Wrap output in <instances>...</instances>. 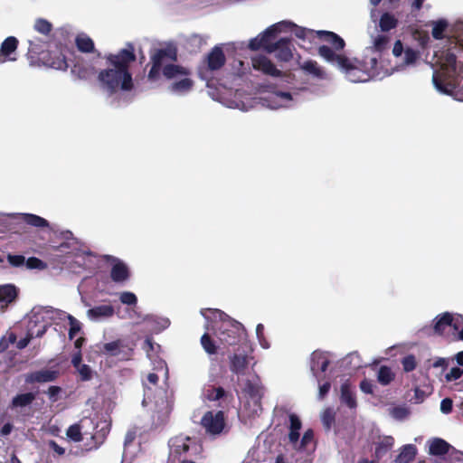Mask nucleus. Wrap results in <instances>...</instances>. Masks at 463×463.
I'll return each mask as SVG.
<instances>
[{
	"label": "nucleus",
	"instance_id": "f257e3e1",
	"mask_svg": "<svg viewBox=\"0 0 463 463\" xmlns=\"http://www.w3.org/2000/svg\"><path fill=\"white\" fill-rule=\"evenodd\" d=\"M430 64L435 89L463 101V23L458 24L453 36L434 52Z\"/></svg>",
	"mask_w": 463,
	"mask_h": 463
},
{
	"label": "nucleus",
	"instance_id": "f03ea898",
	"mask_svg": "<svg viewBox=\"0 0 463 463\" xmlns=\"http://www.w3.org/2000/svg\"><path fill=\"white\" fill-rule=\"evenodd\" d=\"M388 35L376 33L372 35V44L364 52V59H350L336 53L332 48L322 45L318 49L319 55L327 62L338 67L351 82H366L373 78H383L390 73L382 68V53L389 44Z\"/></svg>",
	"mask_w": 463,
	"mask_h": 463
},
{
	"label": "nucleus",
	"instance_id": "7ed1b4c3",
	"mask_svg": "<svg viewBox=\"0 0 463 463\" xmlns=\"http://www.w3.org/2000/svg\"><path fill=\"white\" fill-rule=\"evenodd\" d=\"M134 50L131 45L122 49L117 54L107 57L108 67L99 73L100 87L108 96L120 99L134 88L129 65L135 61Z\"/></svg>",
	"mask_w": 463,
	"mask_h": 463
},
{
	"label": "nucleus",
	"instance_id": "20e7f679",
	"mask_svg": "<svg viewBox=\"0 0 463 463\" xmlns=\"http://www.w3.org/2000/svg\"><path fill=\"white\" fill-rule=\"evenodd\" d=\"M225 61L224 54L218 46L214 47L208 54L205 63L199 70V76L202 80L207 81L209 96L227 108L237 109L241 111H249L258 103L257 100L250 95L236 91L232 94L224 86L215 87L214 82L211 80V73L219 70Z\"/></svg>",
	"mask_w": 463,
	"mask_h": 463
},
{
	"label": "nucleus",
	"instance_id": "39448f33",
	"mask_svg": "<svg viewBox=\"0 0 463 463\" xmlns=\"http://www.w3.org/2000/svg\"><path fill=\"white\" fill-rule=\"evenodd\" d=\"M175 60V53L166 50H159L152 56V67L148 73L150 80H156L160 72L169 81L167 90L175 96H185L190 93L194 86L191 71L184 66L168 63V61Z\"/></svg>",
	"mask_w": 463,
	"mask_h": 463
},
{
	"label": "nucleus",
	"instance_id": "423d86ee",
	"mask_svg": "<svg viewBox=\"0 0 463 463\" xmlns=\"http://www.w3.org/2000/svg\"><path fill=\"white\" fill-rule=\"evenodd\" d=\"M201 315L205 318L206 331L213 332L220 342L232 345L246 338L243 326L219 309L203 308Z\"/></svg>",
	"mask_w": 463,
	"mask_h": 463
},
{
	"label": "nucleus",
	"instance_id": "0eeeda50",
	"mask_svg": "<svg viewBox=\"0 0 463 463\" xmlns=\"http://www.w3.org/2000/svg\"><path fill=\"white\" fill-rule=\"evenodd\" d=\"M50 258L57 265L64 266L73 272L80 269H87L93 266L94 255L77 241L63 242L52 249Z\"/></svg>",
	"mask_w": 463,
	"mask_h": 463
},
{
	"label": "nucleus",
	"instance_id": "6e6552de",
	"mask_svg": "<svg viewBox=\"0 0 463 463\" xmlns=\"http://www.w3.org/2000/svg\"><path fill=\"white\" fill-rule=\"evenodd\" d=\"M262 395L263 387L257 375H254L252 380H242L241 396V413L248 418L259 415L262 411Z\"/></svg>",
	"mask_w": 463,
	"mask_h": 463
},
{
	"label": "nucleus",
	"instance_id": "1a4fd4ad",
	"mask_svg": "<svg viewBox=\"0 0 463 463\" xmlns=\"http://www.w3.org/2000/svg\"><path fill=\"white\" fill-rule=\"evenodd\" d=\"M288 419V440L292 448L298 452L312 453L316 449L314 431L308 429L304 432L302 438L299 439V431L302 427L300 419L293 413L289 414Z\"/></svg>",
	"mask_w": 463,
	"mask_h": 463
},
{
	"label": "nucleus",
	"instance_id": "9d476101",
	"mask_svg": "<svg viewBox=\"0 0 463 463\" xmlns=\"http://www.w3.org/2000/svg\"><path fill=\"white\" fill-rule=\"evenodd\" d=\"M27 43L29 45L27 52L29 59L43 61L46 66L55 70L65 71L68 68L64 55L59 54L53 59L47 57L45 52L48 49V43L46 41L33 36L27 40Z\"/></svg>",
	"mask_w": 463,
	"mask_h": 463
},
{
	"label": "nucleus",
	"instance_id": "9b49d317",
	"mask_svg": "<svg viewBox=\"0 0 463 463\" xmlns=\"http://www.w3.org/2000/svg\"><path fill=\"white\" fill-rule=\"evenodd\" d=\"M158 382V376L156 373H151L147 375V383H144V399L142 402L143 406H148L151 403H155L156 410L164 414L167 415L171 411V402L167 396V392L165 390H158L155 395V387Z\"/></svg>",
	"mask_w": 463,
	"mask_h": 463
},
{
	"label": "nucleus",
	"instance_id": "f8f14e48",
	"mask_svg": "<svg viewBox=\"0 0 463 463\" xmlns=\"http://www.w3.org/2000/svg\"><path fill=\"white\" fill-rule=\"evenodd\" d=\"M168 446L170 462L182 460L200 452L196 439L183 434L170 439Z\"/></svg>",
	"mask_w": 463,
	"mask_h": 463
},
{
	"label": "nucleus",
	"instance_id": "ddd939ff",
	"mask_svg": "<svg viewBox=\"0 0 463 463\" xmlns=\"http://www.w3.org/2000/svg\"><path fill=\"white\" fill-rule=\"evenodd\" d=\"M290 24L291 23L289 21H281L270 25L249 42V48L252 51L263 48L269 53L276 52V46H271L272 41Z\"/></svg>",
	"mask_w": 463,
	"mask_h": 463
},
{
	"label": "nucleus",
	"instance_id": "4468645a",
	"mask_svg": "<svg viewBox=\"0 0 463 463\" xmlns=\"http://www.w3.org/2000/svg\"><path fill=\"white\" fill-rule=\"evenodd\" d=\"M298 100V92L295 89L275 90L260 98L262 106L270 109L292 108Z\"/></svg>",
	"mask_w": 463,
	"mask_h": 463
},
{
	"label": "nucleus",
	"instance_id": "2eb2a0df",
	"mask_svg": "<svg viewBox=\"0 0 463 463\" xmlns=\"http://www.w3.org/2000/svg\"><path fill=\"white\" fill-rule=\"evenodd\" d=\"M290 23L291 24L288 26L284 32L289 31L299 39L310 41L315 36V34H317L321 36L325 41L330 43L336 51L343 50L345 47V41L335 33L328 31L315 32L313 30L298 26L292 22Z\"/></svg>",
	"mask_w": 463,
	"mask_h": 463
},
{
	"label": "nucleus",
	"instance_id": "dca6fc26",
	"mask_svg": "<svg viewBox=\"0 0 463 463\" xmlns=\"http://www.w3.org/2000/svg\"><path fill=\"white\" fill-rule=\"evenodd\" d=\"M44 307H34L24 318L30 335L42 337L50 326Z\"/></svg>",
	"mask_w": 463,
	"mask_h": 463
},
{
	"label": "nucleus",
	"instance_id": "f3484780",
	"mask_svg": "<svg viewBox=\"0 0 463 463\" xmlns=\"http://www.w3.org/2000/svg\"><path fill=\"white\" fill-rule=\"evenodd\" d=\"M24 222L37 228L48 227L49 222L44 218L32 213H0V223L8 228L13 222Z\"/></svg>",
	"mask_w": 463,
	"mask_h": 463
},
{
	"label": "nucleus",
	"instance_id": "a211bd4d",
	"mask_svg": "<svg viewBox=\"0 0 463 463\" xmlns=\"http://www.w3.org/2000/svg\"><path fill=\"white\" fill-rule=\"evenodd\" d=\"M252 352V346L249 345L248 352H238L231 355L230 370L238 376L244 375L245 371L249 365L251 364V368H253L257 364V362L254 360V357L251 355Z\"/></svg>",
	"mask_w": 463,
	"mask_h": 463
},
{
	"label": "nucleus",
	"instance_id": "6ab92c4d",
	"mask_svg": "<svg viewBox=\"0 0 463 463\" xmlns=\"http://www.w3.org/2000/svg\"><path fill=\"white\" fill-rule=\"evenodd\" d=\"M201 424L208 434L222 433L225 427L223 412L221 411L206 412L201 420Z\"/></svg>",
	"mask_w": 463,
	"mask_h": 463
},
{
	"label": "nucleus",
	"instance_id": "aec40b11",
	"mask_svg": "<svg viewBox=\"0 0 463 463\" xmlns=\"http://www.w3.org/2000/svg\"><path fill=\"white\" fill-rule=\"evenodd\" d=\"M144 350L146 352V355L153 364L155 371H163L165 376L167 377L168 370L165 362L157 356V352L160 349V345L153 343L152 339L147 337L144 343Z\"/></svg>",
	"mask_w": 463,
	"mask_h": 463
},
{
	"label": "nucleus",
	"instance_id": "412c9836",
	"mask_svg": "<svg viewBox=\"0 0 463 463\" xmlns=\"http://www.w3.org/2000/svg\"><path fill=\"white\" fill-rule=\"evenodd\" d=\"M330 363L328 354L321 351H315L310 357V370L313 375L319 382V374L325 373Z\"/></svg>",
	"mask_w": 463,
	"mask_h": 463
},
{
	"label": "nucleus",
	"instance_id": "4be33fe9",
	"mask_svg": "<svg viewBox=\"0 0 463 463\" xmlns=\"http://www.w3.org/2000/svg\"><path fill=\"white\" fill-rule=\"evenodd\" d=\"M108 260L111 265L110 278L116 283L125 282L129 278V270L126 263L122 260L109 256Z\"/></svg>",
	"mask_w": 463,
	"mask_h": 463
},
{
	"label": "nucleus",
	"instance_id": "5701e85b",
	"mask_svg": "<svg viewBox=\"0 0 463 463\" xmlns=\"http://www.w3.org/2000/svg\"><path fill=\"white\" fill-rule=\"evenodd\" d=\"M115 315V308L110 304L95 306L87 310V317L92 322H102Z\"/></svg>",
	"mask_w": 463,
	"mask_h": 463
},
{
	"label": "nucleus",
	"instance_id": "b1692460",
	"mask_svg": "<svg viewBox=\"0 0 463 463\" xmlns=\"http://www.w3.org/2000/svg\"><path fill=\"white\" fill-rule=\"evenodd\" d=\"M253 69L261 71L264 74L279 77L281 71L278 70L270 60L265 55L258 54L251 58Z\"/></svg>",
	"mask_w": 463,
	"mask_h": 463
},
{
	"label": "nucleus",
	"instance_id": "393cba45",
	"mask_svg": "<svg viewBox=\"0 0 463 463\" xmlns=\"http://www.w3.org/2000/svg\"><path fill=\"white\" fill-rule=\"evenodd\" d=\"M18 40L14 36L7 37L1 44L0 64L17 60Z\"/></svg>",
	"mask_w": 463,
	"mask_h": 463
},
{
	"label": "nucleus",
	"instance_id": "a878e982",
	"mask_svg": "<svg viewBox=\"0 0 463 463\" xmlns=\"http://www.w3.org/2000/svg\"><path fill=\"white\" fill-rule=\"evenodd\" d=\"M18 293V288L13 284L0 286V312H5L10 305L15 302Z\"/></svg>",
	"mask_w": 463,
	"mask_h": 463
},
{
	"label": "nucleus",
	"instance_id": "bb28decb",
	"mask_svg": "<svg viewBox=\"0 0 463 463\" xmlns=\"http://www.w3.org/2000/svg\"><path fill=\"white\" fill-rule=\"evenodd\" d=\"M450 369L444 374V382L451 383L460 379L463 375V351L452 356Z\"/></svg>",
	"mask_w": 463,
	"mask_h": 463
},
{
	"label": "nucleus",
	"instance_id": "cd10ccee",
	"mask_svg": "<svg viewBox=\"0 0 463 463\" xmlns=\"http://www.w3.org/2000/svg\"><path fill=\"white\" fill-rule=\"evenodd\" d=\"M59 375V372L54 369H42L33 372L26 376V382L33 383H49L54 381Z\"/></svg>",
	"mask_w": 463,
	"mask_h": 463
},
{
	"label": "nucleus",
	"instance_id": "c85d7f7f",
	"mask_svg": "<svg viewBox=\"0 0 463 463\" xmlns=\"http://www.w3.org/2000/svg\"><path fill=\"white\" fill-rule=\"evenodd\" d=\"M145 321L147 325V328L153 333H160L170 326V320L167 317L156 315L146 316Z\"/></svg>",
	"mask_w": 463,
	"mask_h": 463
},
{
	"label": "nucleus",
	"instance_id": "c756f323",
	"mask_svg": "<svg viewBox=\"0 0 463 463\" xmlns=\"http://www.w3.org/2000/svg\"><path fill=\"white\" fill-rule=\"evenodd\" d=\"M34 400L35 394L33 392L20 393L13 398L12 407L17 411L23 412L31 406Z\"/></svg>",
	"mask_w": 463,
	"mask_h": 463
},
{
	"label": "nucleus",
	"instance_id": "7c9ffc66",
	"mask_svg": "<svg viewBox=\"0 0 463 463\" xmlns=\"http://www.w3.org/2000/svg\"><path fill=\"white\" fill-rule=\"evenodd\" d=\"M429 453L433 456H442L448 453L451 446L444 439L434 438L428 441Z\"/></svg>",
	"mask_w": 463,
	"mask_h": 463
},
{
	"label": "nucleus",
	"instance_id": "2f4dec72",
	"mask_svg": "<svg viewBox=\"0 0 463 463\" xmlns=\"http://www.w3.org/2000/svg\"><path fill=\"white\" fill-rule=\"evenodd\" d=\"M271 46H276V52H274L279 60L287 61L291 59L292 52L288 39L282 38L275 43H272Z\"/></svg>",
	"mask_w": 463,
	"mask_h": 463
},
{
	"label": "nucleus",
	"instance_id": "473e14b6",
	"mask_svg": "<svg viewBox=\"0 0 463 463\" xmlns=\"http://www.w3.org/2000/svg\"><path fill=\"white\" fill-rule=\"evenodd\" d=\"M341 402L345 404L350 409L356 407V400L350 384L346 382L341 386Z\"/></svg>",
	"mask_w": 463,
	"mask_h": 463
},
{
	"label": "nucleus",
	"instance_id": "72a5a7b5",
	"mask_svg": "<svg viewBox=\"0 0 463 463\" xmlns=\"http://www.w3.org/2000/svg\"><path fill=\"white\" fill-rule=\"evenodd\" d=\"M397 23H398V21L394 17V15L388 14V13L383 14L379 22V26L382 31L381 34L386 35L384 33L389 32L390 30L395 28L397 25ZM377 33H380V32L375 30V32L373 33H371V36L375 35Z\"/></svg>",
	"mask_w": 463,
	"mask_h": 463
},
{
	"label": "nucleus",
	"instance_id": "f704fd0d",
	"mask_svg": "<svg viewBox=\"0 0 463 463\" xmlns=\"http://www.w3.org/2000/svg\"><path fill=\"white\" fill-rule=\"evenodd\" d=\"M452 315L449 313H444L438 316L434 320L433 328L436 333L443 334L445 330L451 326Z\"/></svg>",
	"mask_w": 463,
	"mask_h": 463
},
{
	"label": "nucleus",
	"instance_id": "c9c22d12",
	"mask_svg": "<svg viewBox=\"0 0 463 463\" xmlns=\"http://www.w3.org/2000/svg\"><path fill=\"white\" fill-rule=\"evenodd\" d=\"M430 25L432 27L431 34L433 38L437 40H442L445 38L449 27V23L447 20L439 19L437 21H431Z\"/></svg>",
	"mask_w": 463,
	"mask_h": 463
},
{
	"label": "nucleus",
	"instance_id": "e433bc0d",
	"mask_svg": "<svg viewBox=\"0 0 463 463\" xmlns=\"http://www.w3.org/2000/svg\"><path fill=\"white\" fill-rule=\"evenodd\" d=\"M417 453V449L414 445L408 444L404 445L400 454L396 458L397 463H409L414 459Z\"/></svg>",
	"mask_w": 463,
	"mask_h": 463
},
{
	"label": "nucleus",
	"instance_id": "4c0bfd02",
	"mask_svg": "<svg viewBox=\"0 0 463 463\" xmlns=\"http://www.w3.org/2000/svg\"><path fill=\"white\" fill-rule=\"evenodd\" d=\"M45 307V311L47 313L46 315H47V317H49L48 320H49L50 325L52 323L59 324L61 322L68 321L69 317H71V315L67 314L66 312H64L62 310L55 309L51 307Z\"/></svg>",
	"mask_w": 463,
	"mask_h": 463
},
{
	"label": "nucleus",
	"instance_id": "58836bf2",
	"mask_svg": "<svg viewBox=\"0 0 463 463\" xmlns=\"http://www.w3.org/2000/svg\"><path fill=\"white\" fill-rule=\"evenodd\" d=\"M301 69L318 79L326 78V72L320 68L317 61H306L301 64Z\"/></svg>",
	"mask_w": 463,
	"mask_h": 463
},
{
	"label": "nucleus",
	"instance_id": "ea45409f",
	"mask_svg": "<svg viewBox=\"0 0 463 463\" xmlns=\"http://www.w3.org/2000/svg\"><path fill=\"white\" fill-rule=\"evenodd\" d=\"M75 42L80 52H90L94 50V43L86 33H79Z\"/></svg>",
	"mask_w": 463,
	"mask_h": 463
},
{
	"label": "nucleus",
	"instance_id": "a19ab883",
	"mask_svg": "<svg viewBox=\"0 0 463 463\" xmlns=\"http://www.w3.org/2000/svg\"><path fill=\"white\" fill-rule=\"evenodd\" d=\"M419 59V52L411 48H406L402 56V64L397 70H403L405 67L412 66Z\"/></svg>",
	"mask_w": 463,
	"mask_h": 463
},
{
	"label": "nucleus",
	"instance_id": "79ce46f5",
	"mask_svg": "<svg viewBox=\"0 0 463 463\" xmlns=\"http://www.w3.org/2000/svg\"><path fill=\"white\" fill-rule=\"evenodd\" d=\"M225 392L222 387L207 386L203 391V396L209 401H218L223 397Z\"/></svg>",
	"mask_w": 463,
	"mask_h": 463
},
{
	"label": "nucleus",
	"instance_id": "37998d69",
	"mask_svg": "<svg viewBox=\"0 0 463 463\" xmlns=\"http://www.w3.org/2000/svg\"><path fill=\"white\" fill-rule=\"evenodd\" d=\"M122 343L118 340L104 344L100 350L104 354L110 356H118L121 354Z\"/></svg>",
	"mask_w": 463,
	"mask_h": 463
},
{
	"label": "nucleus",
	"instance_id": "c03bdc74",
	"mask_svg": "<svg viewBox=\"0 0 463 463\" xmlns=\"http://www.w3.org/2000/svg\"><path fill=\"white\" fill-rule=\"evenodd\" d=\"M394 378V373L387 366L380 367L377 374L378 382L383 385L389 384Z\"/></svg>",
	"mask_w": 463,
	"mask_h": 463
},
{
	"label": "nucleus",
	"instance_id": "a18cd8bd",
	"mask_svg": "<svg viewBox=\"0 0 463 463\" xmlns=\"http://www.w3.org/2000/svg\"><path fill=\"white\" fill-rule=\"evenodd\" d=\"M394 444V439L391 436L383 437L377 444L375 449V453L377 456H381L382 454L387 452L389 449L392 448Z\"/></svg>",
	"mask_w": 463,
	"mask_h": 463
},
{
	"label": "nucleus",
	"instance_id": "49530a36",
	"mask_svg": "<svg viewBox=\"0 0 463 463\" xmlns=\"http://www.w3.org/2000/svg\"><path fill=\"white\" fill-rule=\"evenodd\" d=\"M52 28V24L43 18L36 19L33 24V29L43 36H47L51 33Z\"/></svg>",
	"mask_w": 463,
	"mask_h": 463
},
{
	"label": "nucleus",
	"instance_id": "de8ad7c7",
	"mask_svg": "<svg viewBox=\"0 0 463 463\" xmlns=\"http://www.w3.org/2000/svg\"><path fill=\"white\" fill-rule=\"evenodd\" d=\"M210 333L211 332L207 331L202 335L201 344L207 354H214L217 352V346L215 343L211 339L209 335Z\"/></svg>",
	"mask_w": 463,
	"mask_h": 463
},
{
	"label": "nucleus",
	"instance_id": "09e8293b",
	"mask_svg": "<svg viewBox=\"0 0 463 463\" xmlns=\"http://www.w3.org/2000/svg\"><path fill=\"white\" fill-rule=\"evenodd\" d=\"M389 414L397 420H404L410 415V411L404 406H396L389 409Z\"/></svg>",
	"mask_w": 463,
	"mask_h": 463
},
{
	"label": "nucleus",
	"instance_id": "8fccbe9b",
	"mask_svg": "<svg viewBox=\"0 0 463 463\" xmlns=\"http://www.w3.org/2000/svg\"><path fill=\"white\" fill-rule=\"evenodd\" d=\"M81 429L82 427L80 423L73 424L69 427L66 435L71 440L79 442L82 439Z\"/></svg>",
	"mask_w": 463,
	"mask_h": 463
},
{
	"label": "nucleus",
	"instance_id": "3c124183",
	"mask_svg": "<svg viewBox=\"0 0 463 463\" xmlns=\"http://www.w3.org/2000/svg\"><path fill=\"white\" fill-rule=\"evenodd\" d=\"M16 341V335L13 332H8L5 335L0 338V354L5 352L10 344H14Z\"/></svg>",
	"mask_w": 463,
	"mask_h": 463
},
{
	"label": "nucleus",
	"instance_id": "603ef678",
	"mask_svg": "<svg viewBox=\"0 0 463 463\" xmlns=\"http://www.w3.org/2000/svg\"><path fill=\"white\" fill-rule=\"evenodd\" d=\"M458 332V338L463 340V317L461 315L452 316L451 326Z\"/></svg>",
	"mask_w": 463,
	"mask_h": 463
},
{
	"label": "nucleus",
	"instance_id": "864d4df0",
	"mask_svg": "<svg viewBox=\"0 0 463 463\" xmlns=\"http://www.w3.org/2000/svg\"><path fill=\"white\" fill-rule=\"evenodd\" d=\"M67 322L70 326L69 337L71 339H73L77 335V334L80 331L81 325H80V321H78L72 316H71L69 317Z\"/></svg>",
	"mask_w": 463,
	"mask_h": 463
},
{
	"label": "nucleus",
	"instance_id": "5fc2aeb1",
	"mask_svg": "<svg viewBox=\"0 0 463 463\" xmlns=\"http://www.w3.org/2000/svg\"><path fill=\"white\" fill-rule=\"evenodd\" d=\"M402 364L405 372L409 373L413 371L417 366L415 356L412 354L406 355L402 358Z\"/></svg>",
	"mask_w": 463,
	"mask_h": 463
},
{
	"label": "nucleus",
	"instance_id": "6e6d98bb",
	"mask_svg": "<svg viewBox=\"0 0 463 463\" xmlns=\"http://www.w3.org/2000/svg\"><path fill=\"white\" fill-rule=\"evenodd\" d=\"M119 300L122 304L128 306H135L137 302V296L129 291L121 292L119 295Z\"/></svg>",
	"mask_w": 463,
	"mask_h": 463
},
{
	"label": "nucleus",
	"instance_id": "4d7b16f0",
	"mask_svg": "<svg viewBox=\"0 0 463 463\" xmlns=\"http://www.w3.org/2000/svg\"><path fill=\"white\" fill-rule=\"evenodd\" d=\"M25 265L30 269H36L43 270L47 268L45 262L35 257H31L27 260H25Z\"/></svg>",
	"mask_w": 463,
	"mask_h": 463
},
{
	"label": "nucleus",
	"instance_id": "13d9d810",
	"mask_svg": "<svg viewBox=\"0 0 463 463\" xmlns=\"http://www.w3.org/2000/svg\"><path fill=\"white\" fill-rule=\"evenodd\" d=\"M76 370L82 381H89L92 378L93 372L89 365L82 364Z\"/></svg>",
	"mask_w": 463,
	"mask_h": 463
},
{
	"label": "nucleus",
	"instance_id": "bf43d9fd",
	"mask_svg": "<svg viewBox=\"0 0 463 463\" xmlns=\"http://www.w3.org/2000/svg\"><path fill=\"white\" fill-rule=\"evenodd\" d=\"M322 422L326 426V428L329 429L334 421L335 416L334 411L331 409H326L324 411L321 416Z\"/></svg>",
	"mask_w": 463,
	"mask_h": 463
},
{
	"label": "nucleus",
	"instance_id": "052dcab7",
	"mask_svg": "<svg viewBox=\"0 0 463 463\" xmlns=\"http://www.w3.org/2000/svg\"><path fill=\"white\" fill-rule=\"evenodd\" d=\"M451 360H452V357H449V358L438 357V358H435V360L432 364V366L434 368H441L442 371H445L451 364Z\"/></svg>",
	"mask_w": 463,
	"mask_h": 463
},
{
	"label": "nucleus",
	"instance_id": "680f3d73",
	"mask_svg": "<svg viewBox=\"0 0 463 463\" xmlns=\"http://www.w3.org/2000/svg\"><path fill=\"white\" fill-rule=\"evenodd\" d=\"M7 260L14 267H20L25 264V258L22 255H7Z\"/></svg>",
	"mask_w": 463,
	"mask_h": 463
},
{
	"label": "nucleus",
	"instance_id": "e2e57ef3",
	"mask_svg": "<svg viewBox=\"0 0 463 463\" xmlns=\"http://www.w3.org/2000/svg\"><path fill=\"white\" fill-rule=\"evenodd\" d=\"M61 392V389L60 387L50 386L47 391V395L52 402H55L59 400Z\"/></svg>",
	"mask_w": 463,
	"mask_h": 463
},
{
	"label": "nucleus",
	"instance_id": "0e129e2a",
	"mask_svg": "<svg viewBox=\"0 0 463 463\" xmlns=\"http://www.w3.org/2000/svg\"><path fill=\"white\" fill-rule=\"evenodd\" d=\"M344 363L354 364V369H357L361 367L360 355L357 353H352L345 358Z\"/></svg>",
	"mask_w": 463,
	"mask_h": 463
},
{
	"label": "nucleus",
	"instance_id": "69168bd1",
	"mask_svg": "<svg viewBox=\"0 0 463 463\" xmlns=\"http://www.w3.org/2000/svg\"><path fill=\"white\" fill-rule=\"evenodd\" d=\"M36 337L35 335H30L29 330L27 329L25 336L20 338L18 341H15L16 347L18 349L25 348L30 343L31 339Z\"/></svg>",
	"mask_w": 463,
	"mask_h": 463
},
{
	"label": "nucleus",
	"instance_id": "338daca9",
	"mask_svg": "<svg viewBox=\"0 0 463 463\" xmlns=\"http://www.w3.org/2000/svg\"><path fill=\"white\" fill-rule=\"evenodd\" d=\"M453 402L449 398H445L440 402V411L444 414H449L452 411Z\"/></svg>",
	"mask_w": 463,
	"mask_h": 463
},
{
	"label": "nucleus",
	"instance_id": "774afa93",
	"mask_svg": "<svg viewBox=\"0 0 463 463\" xmlns=\"http://www.w3.org/2000/svg\"><path fill=\"white\" fill-rule=\"evenodd\" d=\"M233 69L238 76H241L246 73L249 67L246 66L242 61H236L233 64Z\"/></svg>",
	"mask_w": 463,
	"mask_h": 463
}]
</instances>
